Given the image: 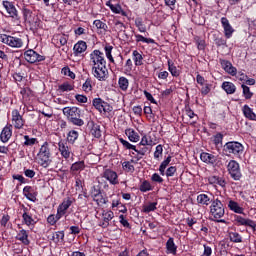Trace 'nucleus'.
Masks as SVG:
<instances>
[{"label":"nucleus","mask_w":256,"mask_h":256,"mask_svg":"<svg viewBox=\"0 0 256 256\" xmlns=\"http://www.w3.org/2000/svg\"><path fill=\"white\" fill-rule=\"evenodd\" d=\"M58 147L64 159H69L71 157V148L67 145V142L60 141Z\"/></svg>","instance_id":"obj_19"},{"label":"nucleus","mask_w":256,"mask_h":256,"mask_svg":"<svg viewBox=\"0 0 256 256\" xmlns=\"http://www.w3.org/2000/svg\"><path fill=\"white\" fill-rule=\"evenodd\" d=\"M220 65L223 67L224 71L226 73H229V75L235 76L237 75V68L233 67V64L229 62V60H220Z\"/></svg>","instance_id":"obj_16"},{"label":"nucleus","mask_w":256,"mask_h":256,"mask_svg":"<svg viewBox=\"0 0 256 256\" xmlns=\"http://www.w3.org/2000/svg\"><path fill=\"white\" fill-rule=\"evenodd\" d=\"M243 144L239 142H227L224 145V151L226 153H232L233 155H239V153H243Z\"/></svg>","instance_id":"obj_9"},{"label":"nucleus","mask_w":256,"mask_h":256,"mask_svg":"<svg viewBox=\"0 0 256 256\" xmlns=\"http://www.w3.org/2000/svg\"><path fill=\"white\" fill-rule=\"evenodd\" d=\"M200 159L203 161V163H210L213 165L217 161V156L207 152H202L200 154Z\"/></svg>","instance_id":"obj_22"},{"label":"nucleus","mask_w":256,"mask_h":256,"mask_svg":"<svg viewBox=\"0 0 256 256\" xmlns=\"http://www.w3.org/2000/svg\"><path fill=\"white\" fill-rule=\"evenodd\" d=\"M74 53L75 55H81V53H85L87 51V42L81 40L78 41L75 45H74Z\"/></svg>","instance_id":"obj_21"},{"label":"nucleus","mask_w":256,"mask_h":256,"mask_svg":"<svg viewBox=\"0 0 256 256\" xmlns=\"http://www.w3.org/2000/svg\"><path fill=\"white\" fill-rule=\"evenodd\" d=\"M12 125L10 126H5L0 134V140L2 141V143H7V141H9V139H11L12 135H13V130H12Z\"/></svg>","instance_id":"obj_20"},{"label":"nucleus","mask_w":256,"mask_h":256,"mask_svg":"<svg viewBox=\"0 0 256 256\" xmlns=\"http://www.w3.org/2000/svg\"><path fill=\"white\" fill-rule=\"evenodd\" d=\"M85 170V161H78L71 165L70 171L71 173H81V171Z\"/></svg>","instance_id":"obj_27"},{"label":"nucleus","mask_w":256,"mask_h":256,"mask_svg":"<svg viewBox=\"0 0 256 256\" xmlns=\"http://www.w3.org/2000/svg\"><path fill=\"white\" fill-rule=\"evenodd\" d=\"M23 195L28 199V201H32L35 203L37 201V193H35V190L31 186H25L23 189Z\"/></svg>","instance_id":"obj_18"},{"label":"nucleus","mask_w":256,"mask_h":256,"mask_svg":"<svg viewBox=\"0 0 256 256\" xmlns=\"http://www.w3.org/2000/svg\"><path fill=\"white\" fill-rule=\"evenodd\" d=\"M119 141L123 145V147H125V149H132V151L135 150V145L129 143V141H127L123 138H119Z\"/></svg>","instance_id":"obj_56"},{"label":"nucleus","mask_w":256,"mask_h":256,"mask_svg":"<svg viewBox=\"0 0 256 256\" xmlns=\"http://www.w3.org/2000/svg\"><path fill=\"white\" fill-rule=\"evenodd\" d=\"M37 159L39 165L47 169L51 165V148H49V143L45 142L39 149L37 154Z\"/></svg>","instance_id":"obj_2"},{"label":"nucleus","mask_w":256,"mask_h":256,"mask_svg":"<svg viewBox=\"0 0 256 256\" xmlns=\"http://www.w3.org/2000/svg\"><path fill=\"white\" fill-rule=\"evenodd\" d=\"M135 37H136V41H137V43H155V40L154 39H152V38H145V37H143V35H141V34H136L135 35Z\"/></svg>","instance_id":"obj_46"},{"label":"nucleus","mask_w":256,"mask_h":256,"mask_svg":"<svg viewBox=\"0 0 256 256\" xmlns=\"http://www.w3.org/2000/svg\"><path fill=\"white\" fill-rule=\"evenodd\" d=\"M105 53L106 57L109 60L110 63H115V60L113 59V55H111V52L113 51V46H105Z\"/></svg>","instance_id":"obj_50"},{"label":"nucleus","mask_w":256,"mask_h":256,"mask_svg":"<svg viewBox=\"0 0 256 256\" xmlns=\"http://www.w3.org/2000/svg\"><path fill=\"white\" fill-rule=\"evenodd\" d=\"M92 135H94V137H96V139H99V137H101V126L94 125L92 127Z\"/></svg>","instance_id":"obj_57"},{"label":"nucleus","mask_w":256,"mask_h":256,"mask_svg":"<svg viewBox=\"0 0 256 256\" xmlns=\"http://www.w3.org/2000/svg\"><path fill=\"white\" fill-rule=\"evenodd\" d=\"M103 177L104 179H107V181H109L110 185H119V178L117 172L111 169H106L103 173Z\"/></svg>","instance_id":"obj_15"},{"label":"nucleus","mask_w":256,"mask_h":256,"mask_svg":"<svg viewBox=\"0 0 256 256\" xmlns=\"http://www.w3.org/2000/svg\"><path fill=\"white\" fill-rule=\"evenodd\" d=\"M22 219H23L25 225H27L28 227H30V225H33L35 223L33 216L31 214H29L28 212L23 213Z\"/></svg>","instance_id":"obj_39"},{"label":"nucleus","mask_w":256,"mask_h":256,"mask_svg":"<svg viewBox=\"0 0 256 256\" xmlns=\"http://www.w3.org/2000/svg\"><path fill=\"white\" fill-rule=\"evenodd\" d=\"M242 89H243V95H244L245 99H251L253 97V94H252L249 86L242 84Z\"/></svg>","instance_id":"obj_49"},{"label":"nucleus","mask_w":256,"mask_h":256,"mask_svg":"<svg viewBox=\"0 0 256 256\" xmlns=\"http://www.w3.org/2000/svg\"><path fill=\"white\" fill-rule=\"evenodd\" d=\"M175 173H177V167H175V166H171L166 170L167 177H173V175H175Z\"/></svg>","instance_id":"obj_60"},{"label":"nucleus","mask_w":256,"mask_h":256,"mask_svg":"<svg viewBox=\"0 0 256 256\" xmlns=\"http://www.w3.org/2000/svg\"><path fill=\"white\" fill-rule=\"evenodd\" d=\"M92 75H94L95 79H98V81H107V78L109 77L107 64L92 67Z\"/></svg>","instance_id":"obj_6"},{"label":"nucleus","mask_w":256,"mask_h":256,"mask_svg":"<svg viewBox=\"0 0 256 256\" xmlns=\"http://www.w3.org/2000/svg\"><path fill=\"white\" fill-rule=\"evenodd\" d=\"M134 151H135V153H138V155L143 156L146 153H151V147L149 148L147 146H144V147H142L140 149H137V147L135 146V150Z\"/></svg>","instance_id":"obj_53"},{"label":"nucleus","mask_w":256,"mask_h":256,"mask_svg":"<svg viewBox=\"0 0 256 256\" xmlns=\"http://www.w3.org/2000/svg\"><path fill=\"white\" fill-rule=\"evenodd\" d=\"M118 85L119 88L121 89V91H127V89H129V79L125 78V77H120L118 80Z\"/></svg>","instance_id":"obj_36"},{"label":"nucleus","mask_w":256,"mask_h":256,"mask_svg":"<svg viewBox=\"0 0 256 256\" xmlns=\"http://www.w3.org/2000/svg\"><path fill=\"white\" fill-rule=\"evenodd\" d=\"M227 169L230 177H232L234 181H239L241 179V169L239 168V163L237 161L231 160L227 165Z\"/></svg>","instance_id":"obj_7"},{"label":"nucleus","mask_w":256,"mask_h":256,"mask_svg":"<svg viewBox=\"0 0 256 256\" xmlns=\"http://www.w3.org/2000/svg\"><path fill=\"white\" fill-rule=\"evenodd\" d=\"M234 223L235 225L244 226V227H250L253 231H256V223L255 221L251 219L243 218V216L234 215Z\"/></svg>","instance_id":"obj_10"},{"label":"nucleus","mask_w":256,"mask_h":256,"mask_svg":"<svg viewBox=\"0 0 256 256\" xmlns=\"http://www.w3.org/2000/svg\"><path fill=\"white\" fill-rule=\"evenodd\" d=\"M63 115L67 117L69 123L72 125H76V127H83L85 125V121L81 119V110L77 107H65L62 110Z\"/></svg>","instance_id":"obj_1"},{"label":"nucleus","mask_w":256,"mask_h":256,"mask_svg":"<svg viewBox=\"0 0 256 256\" xmlns=\"http://www.w3.org/2000/svg\"><path fill=\"white\" fill-rule=\"evenodd\" d=\"M62 75H66L67 77H70V79H75V74L73 73V71H71V68L69 67H64L61 70Z\"/></svg>","instance_id":"obj_52"},{"label":"nucleus","mask_w":256,"mask_h":256,"mask_svg":"<svg viewBox=\"0 0 256 256\" xmlns=\"http://www.w3.org/2000/svg\"><path fill=\"white\" fill-rule=\"evenodd\" d=\"M71 205H73V201H71V198H67L66 200H64L57 209V213L59 216L63 217V215H65V213H67V209H69L71 207Z\"/></svg>","instance_id":"obj_17"},{"label":"nucleus","mask_w":256,"mask_h":256,"mask_svg":"<svg viewBox=\"0 0 256 256\" xmlns=\"http://www.w3.org/2000/svg\"><path fill=\"white\" fill-rule=\"evenodd\" d=\"M135 25L140 33H145V31H147V27L145 26V24H143V20H141V18H137L135 20Z\"/></svg>","instance_id":"obj_47"},{"label":"nucleus","mask_w":256,"mask_h":256,"mask_svg":"<svg viewBox=\"0 0 256 256\" xmlns=\"http://www.w3.org/2000/svg\"><path fill=\"white\" fill-rule=\"evenodd\" d=\"M110 9H111V12L112 13H116V14H119L121 13V5L117 4V5H109Z\"/></svg>","instance_id":"obj_61"},{"label":"nucleus","mask_w":256,"mask_h":256,"mask_svg":"<svg viewBox=\"0 0 256 256\" xmlns=\"http://www.w3.org/2000/svg\"><path fill=\"white\" fill-rule=\"evenodd\" d=\"M242 111L246 119H249L250 121H256V114L253 112V109L249 107V105H244Z\"/></svg>","instance_id":"obj_25"},{"label":"nucleus","mask_w":256,"mask_h":256,"mask_svg":"<svg viewBox=\"0 0 256 256\" xmlns=\"http://www.w3.org/2000/svg\"><path fill=\"white\" fill-rule=\"evenodd\" d=\"M213 142H214L215 145H222V143H223V134L217 133L214 136Z\"/></svg>","instance_id":"obj_59"},{"label":"nucleus","mask_w":256,"mask_h":256,"mask_svg":"<svg viewBox=\"0 0 256 256\" xmlns=\"http://www.w3.org/2000/svg\"><path fill=\"white\" fill-rule=\"evenodd\" d=\"M229 239L232 243H243V237L238 232H229Z\"/></svg>","instance_id":"obj_35"},{"label":"nucleus","mask_w":256,"mask_h":256,"mask_svg":"<svg viewBox=\"0 0 256 256\" xmlns=\"http://www.w3.org/2000/svg\"><path fill=\"white\" fill-rule=\"evenodd\" d=\"M119 221H120L121 225H123V227H127V228L130 227L129 221H127V219H125L124 215L119 216Z\"/></svg>","instance_id":"obj_63"},{"label":"nucleus","mask_w":256,"mask_h":256,"mask_svg":"<svg viewBox=\"0 0 256 256\" xmlns=\"http://www.w3.org/2000/svg\"><path fill=\"white\" fill-rule=\"evenodd\" d=\"M154 159H156V161H161V159H163V145L159 144L156 146Z\"/></svg>","instance_id":"obj_41"},{"label":"nucleus","mask_w":256,"mask_h":256,"mask_svg":"<svg viewBox=\"0 0 256 256\" xmlns=\"http://www.w3.org/2000/svg\"><path fill=\"white\" fill-rule=\"evenodd\" d=\"M122 167H123L124 171H127L128 173H133V171H135V166H133V164H131V162H129V161L124 162L122 164Z\"/></svg>","instance_id":"obj_54"},{"label":"nucleus","mask_w":256,"mask_h":256,"mask_svg":"<svg viewBox=\"0 0 256 256\" xmlns=\"http://www.w3.org/2000/svg\"><path fill=\"white\" fill-rule=\"evenodd\" d=\"M169 163H171V156H168L161 164L159 167L160 175H165V169L169 167Z\"/></svg>","instance_id":"obj_40"},{"label":"nucleus","mask_w":256,"mask_h":256,"mask_svg":"<svg viewBox=\"0 0 256 256\" xmlns=\"http://www.w3.org/2000/svg\"><path fill=\"white\" fill-rule=\"evenodd\" d=\"M113 217H115L113 211H107L103 213V221H106L109 223V221H111Z\"/></svg>","instance_id":"obj_58"},{"label":"nucleus","mask_w":256,"mask_h":256,"mask_svg":"<svg viewBox=\"0 0 256 256\" xmlns=\"http://www.w3.org/2000/svg\"><path fill=\"white\" fill-rule=\"evenodd\" d=\"M222 89L225 90L227 95H233V93L237 91V87H235V84H233V82H223Z\"/></svg>","instance_id":"obj_28"},{"label":"nucleus","mask_w":256,"mask_h":256,"mask_svg":"<svg viewBox=\"0 0 256 256\" xmlns=\"http://www.w3.org/2000/svg\"><path fill=\"white\" fill-rule=\"evenodd\" d=\"M82 89L83 91H85V93H91V91H93V81L91 80V78L86 79V81L82 85Z\"/></svg>","instance_id":"obj_42"},{"label":"nucleus","mask_w":256,"mask_h":256,"mask_svg":"<svg viewBox=\"0 0 256 256\" xmlns=\"http://www.w3.org/2000/svg\"><path fill=\"white\" fill-rule=\"evenodd\" d=\"M2 5L4 9H6V12L8 14V17H11L12 19H15L16 21H19V12L17 11V8L14 4L10 1H3Z\"/></svg>","instance_id":"obj_12"},{"label":"nucleus","mask_w":256,"mask_h":256,"mask_svg":"<svg viewBox=\"0 0 256 256\" xmlns=\"http://www.w3.org/2000/svg\"><path fill=\"white\" fill-rule=\"evenodd\" d=\"M157 209V202H149L143 206L144 213H151Z\"/></svg>","instance_id":"obj_43"},{"label":"nucleus","mask_w":256,"mask_h":256,"mask_svg":"<svg viewBox=\"0 0 256 256\" xmlns=\"http://www.w3.org/2000/svg\"><path fill=\"white\" fill-rule=\"evenodd\" d=\"M93 107L97 109L100 113H109L111 112V105L109 103L103 101L101 98H95L93 100Z\"/></svg>","instance_id":"obj_11"},{"label":"nucleus","mask_w":256,"mask_h":256,"mask_svg":"<svg viewBox=\"0 0 256 256\" xmlns=\"http://www.w3.org/2000/svg\"><path fill=\"white\" fill-rule=\"evenodd\" d=\"M221 24L224 29V35L227 39H231L233 37V33H235V29H233V26H231V23H229V19L226 17L221 18Z\"/></svg>","instance_id":"obj_14"},{"label":"nucleus","mask_w":256,"mask_h":256,"mask_svg":"<svg viewBox=\"0 0 256 256\" xmlns=\"http://www.w3.org/2000/svg\"><path fill=\"white\" fill-rule=\"evenodd\" d=\"M65 239V232L64 231H57L54 232L52 235V241L54 243H61Z\"/></svg>","instance_id":"obj_34"},{"label":"nucleus","mask_w":256,"mask_h":256,"mask_svg":"<svg viewBox=\"0 0 256 256\" xmlns=\"http://www.w3.org/2000/svg\"><path fill=\"white\" fill-rule=\"evenodd\" d=\"M24 58L28 63H40V61H45V56L40 55L33 49L27 50L24 53Z\"/></svg>","instance_id":"obj_8"},{"label":"nucleus","mask_w":256,"mask_h":256,"mask_svg":"<svg viewBox=\"0 0 256 256\" xmlns=\"http://www.w3.org/2000/svg\"><path fill=\"white\" fill-rule=\"evenodd\" d=\"M92 197H93L94 201H97V203H103V204L106 203L103 196H101V191L100 190L94 189L92 191Z\"/></svg>","instance_id":"obj_38"},{"label":"nucleus","mask_w":256,"mask_h":256,"mask_svg":"<svg viewBox=\"0 0 256 256\" xmlns=\"http://www.w3.org/2000/svg\"><path fill=\"white\" fill-rule=\"evenodd\" d=\"M196 200H197V203H199L200 205H205L206 207H208V205H211V203H213V199H211V197H209V195L207 194H199Z\"/></svg>","instance_id":"obj_26"},{"label":"nucleus","mask_w":256,"mask_h":256,"mask_svg":"<svg viewBox=\"0 0 256 256\" xmlns=\"http://www.w3.org/2000/svg\"><path fill=\"white\" fill-rule=\"evenodd\" d=\"M58 89L62 93H65L66 91H73V89H75V87L69 82H64L58 86Z\"/></svg>","instance_id":"obj_44"},{"label":"nucleus","mask_w":256,"mask_h":256,"mask_svg":"<svg viewBox=\"0 0 256 256\" xmlns=\"http://www.w3.org/2000/svg\"><path fill=\"white\" fill-rule=\"evenodd\" d=\"M151 180L154 181V183H163V178L158 173H154Z\"/></svg>","instance_id":"obj_62"},{"label":"nucleus","mask_w":256,"mask_h":256,"mask_svg":"<svg viewBox=\"0 0 256 256\" xmlns=\"http://www.w3.org/2000/svg\"><path fill=\"white\" fill-rule=\"evenodd\" d=\"M212 253H213V250L211 249V247L204 245V252L202 256H211Z\"/></svg>","instance_id":"obj_64"},{"label":"nucleus","mask_w":256,"mask_h":256,"mask_svg":"<svg viewBox=\"0 0 256 256\" xmlns=\"http://www.w3.org/2000/svg\"><path fill=\"white\" fill-rule=\"evenodd\" d=\"M140 145H142L143 147H152L155 145V143L153 142V138H151V135L147 134L142 137Z\"/></svg>","instance_id":"obj_32"},{"label":"nucleus","mask_w":256,"mask_h":256,"mask_svg":"<svg viewBox=\"0 0 256 256\" xmlns=\"http://www.w3.org/2000/svg\"><path fill=\"white\" fill-rule=\"evenodd\" d=\"M93 25H95L96 29H103L104 31H107V24L101 20H95Z\"/></svg>","instance_id":"obj_55"},{"label":"nucleus","mask_w":256,"mask_h":256,"mask_svg":"<svg viewBox=\"0 0 256 256\" xmlns=\"http://www.w3.org/2000/svg\"><path fill=\"white\" fill-rule=\"evenodd\" d=\"M16 239L18 241H21V243H23V245H29L30 241H29V233L27 232V230L25 229H21L17 236Z\"/></svg>","instance_id":"obj_24"},{"label":"nucleus","mask_w":256,"mask_h":256,"mask_svg":"<svg viewBox=\"0 0 256 256\" xmlns=\"http://www.w3.org/2000/svg\"><path fill=\"white\" fill-rule=\"evenodd\" d=\"M140 191L142 193H147V191H151V183L149 181L145 180L140 185Z\"/></svg>","instance_id":"obj_51"},{"label":"nucleus","mask_w":256,"mask_h":256,"mask_svg":"<svg viewBox=\"0 0 256 256\" xmlns=\"http://www.w3.org/2000/svg\"><path fill=\"white\" fill-rule=\"evenodd\" d=\"M12 123L15 129H23V126L25 125V120H23V116H21V113H19V110L17 109L12 111Z\"/></svg>","instance_id":"obj_13"},{"label":"nucleus","mask_w":256,"mask_h":256,"mask_svg":"<svg viewBox=\"0 0 256 256\" xmlns=\"http://www.w3.org/2000/svg\"><path fill=\"white\" fill-rule=\"evenodd\" d=\"M0 41L14 49H21V47H23V40L21 38L9 36L7 34H1Z\"/></svg>","instance_id":"obj_4"},{"label":"nucleus","mask_w":256,"mask_h":256,"mask_svg":"<svg viewBox=\"0 0 256 256\" xmlns=\"http://www.w3.org/2000/svg\"><path fill=\"white\" fill-rule=\"evenodd\" d=\"M125 133L129 141H131L132 143H137V141H139V134L135 130L129 128L126 129Z\"/></svg>","instance_id":"obj_29"},{"label":"nucleus","mask_w":256,"mask_h":256,"mask_svg":"<svg viewBox=\"0 0 256 256\" xmlns=\"http://www.w3.org/2000/svg\"><path fill=\"white\" fill-rule=\"evenodd\" d=\"M228 208L230 209V211H233V213H238V215H243V211H245V209H243V207H241L239 203L233 200H229Z\"/></svg>","instance_id":"obj_23"},{"label":"nucleus","mask_w":256,"mask_h":256,"mask_svg":"<svg viewBox=\"0 0 256 256\" xmlns=\"http://www.w3.org/2000/svg\"><path fill=\"white\" fill-rule=\"evenodd\" d=\"M59 219H61V216L57 212L56 215H53V214L49 215L47 218V222L49 223V225H55V223H57Z\"/></svg>","instance_id":"obj_48"},{"label":"nucleus","mask_w":256,"mask_h":256,"mask_svg":"<svg viewBox=\"0 0 256 256\" xmlns=\"http://www.w3.org/2000/svg\"><path fill=\"white\" fill-rule=\"evenodd\" d=\"M210 213L216 220H219L225 216V206H223V202H221L219 198L212 201L210 205Z\"/></svg>","instance_id":"obj_3"},{"label":"nucleus","mask_w":256,"mask_h":256,"mask_svg":"<svg viewBox=\"0 0 256 256\" xmlns=\"http://www.w3.org/2000/svg\"><path fill=\"white\" fill-rule=\"evenodd\" d=\"M168 71L171 73L172 77H179V75H181V71L177 69V66H175V63L171 60H168Z\"/></svg>","instance_id":"obj_30"},{"label":"nucleus","mask_w":256,"mask_h":256,"mask_svg":"<svg viewBox=\"0 0 256 256\" xmlns=\"http://www.w3.org/2000/svg\"><path fill=\"white\" fill-rule=\"evenodd\" d=\"M132 55H133V60H134L136 67H140V65H143V55H141V53H139V51L134 50Z\"/></svg>","instance_id":"obj_33"},{"label":"nucleus","mask_w":256,"mask_h":256,"mask_svg":"<svg viewBox=\"0 0 256 256\" xmlns=\"http://www.w3.org/2000/svg\"><path fill=\"white\" fill-rule=\"evenodd\" d=\"M24 145L26 147H33V145H36L38 143L37 138H31L29 135L24 136Z\"/></svg>","instance_id":"obj_45"},{"label":"nucleus","mask_w":256,"mask_h":256,"mask_svg":"<svg viewBox=\"0 0 256 256\" xmlns=\"http://www.w3.org/2000/svg\"><path fill=\"white\" fill-rule=\"evenodd\" d=\"M76 139H79V132H77L76 130H71L70 132H68L67 134L68 143H71V145H73Z\"/></svg>","instance_id":"obj_37"},{"label":"nucleus","mask_w":256,"mask_h":256,"mask_svg":"<svg viewBox=\"0 0 256 256\" xmlns=\"http://www.w3.org/2000/svg\"><path fill=\"white\" fill-rule=\"evenodd\" d=\"M90 65L92 67H101L103 65H107V61H105V55L100 50H94L90 54Z\"/></svg>","instance_id":"obj_5"},{"label":"nucleus","mask_w":256,"mask_h":256,"mask_svg":"<svg viewBox=\"0 0 256 256\" xmlns=\"http://www.w3.org/2000/svg\"><path fill=\"white\" fill-rule=\"evenodd\" d=\"M166 249H167V252L171 253L172 255H175L177 253V246L175 245L173 238H169L167 240Z\"/></svg>","instance_id":"obj_31"}]
</instances>
